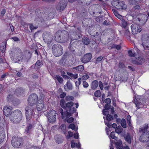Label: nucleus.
Segmentation results:
<instances>
[{"instance_id": "1", "label": "nucleus", "mask_w": 149, "mask_h": 149, "mask_svg": "<svg viewBox=\"0 0 149 149\" xmlns=\"http://www.w3.org/2000/svg\"><path fill=\"white\" fill-rule=\"evenodd\" d=\"M10 56L11 59L15 63L24 62H25L24 54L19 48H16L11 51Z\"/></svg>"}, {"instance_id": "2", "label": "nucleus", "mask_w": 149, "mask_h": 149, "mask_svg": "<svg viewBox=\"0 0 149 149\" xmlns=\"http://www.w3.org/2000/svg\"><path fill=\"white\" fill-rule=\"evenodd\" d=\"M54 39L57 42L60 43L66 42L69 40V34L66 31L63 30L56 32Z\"/></svg>"}, {"instance_id": "3", "label": "nucleus", "mask_w": 149, "mask_h": 149, "mask_svg": "<svg viewBox=\"0 0 149 149\" xmlns=\"http://www.w3.org/2000/svg\"><path fill=\"white\" fill-rule=\"evenodd\" d=\"M148 124H145L142 127L139 129V132L141 134L139 138L141 142H147L149 141V131L148 130Z\"/></svg>"}, {"instance_id": "4", "label": "nucleus", "mask_w": 149, "mask_h": 149, "mask_svg": "<svg viewBox=\"0 0 149 149\" xmlns=\"http://www.w3.org/2000/svg\"><path fill=\"white\" fill-rule=\"evenodd\" d=\"M60 104L61 106L68 112H70L72 113L76 112V110L73 107L74 104L72 102L69 101L66 103L64 99H62L60 101Z\"/></svg>"}, {"instance_id": "5", "label": "nucleus", "mask_w": 149, "mask_h": 149, "mask_svg": "<svg viewBox=\"0 0 149 149\" xmlns=\"http://www.w3.org/2000/svg\"><path fill=\"white\" fill-rule=\"evenodd\" d=\"M22 114L21 111L19 110H16L10 113V118L13 123H18L22 120Z\"/></svg>"}, {"instance_id": "6", "label": "nucleus", "mask_w": 149, "mask_h": 149, "mask_svg": "<svg viewBox=\"0 0 149 149\" xmlns=\"http://www.w3.org/2000/svg\"><path fill=\"white\" fill-rule=\"evenodd\" d=\"M52 50L54 55L56 57L61 56L63 53V48L59 44L53 45L52 47Z\"/></svg>"}, {"instance_id": "7", "label": "nucleus", "mask_w": 149, "mask_h": 149, "mask_svg": "<svg viewBox=\"0 0 149 149\" xmlns=\"http://www.w3.org/2000/svg\"><path fill=\"white\" fill-rule=\"evenodd\" d=\"M23 142L21 138L16 137L12 138L11 143L13 146L16 148H20L22 145Z\"/></svg>"}, {"instance_id": "8", "label": "nucleus", "mask_w": 149, "mask_h": 149, "mask_svg": "<svg viewBox=\"0 0 149 149\" xmlns=\"http://www.w3.org/2000/svg\"><path fill=\"white\" fill-rule=\"evenodd\" d=\"M142 45L144 49L149 50V35H143L142 39Z\"/></svg>"}, {"instance_id": "9", "label": "nucleus", "mask_w": 149, "mask_h": 149, "mask_svg": "<svg viewBox=\"0 0 149 149\" xmlns=\"http://www.w3.org/2000/svg\"><path fill=\"white\" fill-rule=\"evenodd\" d=\"M56 111L53 110H50L48 112L47 117L48 118L49 121V123H53L56 121Z\"/></svg>"}, {"instance_id": "10", "label": "nucleus", "mask_w": 149, "mask_h": 149, "mask_svg": "<svg viewBox=\"0 0 149 149\" xmlns=\"http://www.w3.org/2000/svg\"><path fill=\"white\" fill-rule=\"evenodd\" d=\"M67 4L66 0H61L58 2L56 6V8L58 11H61L64 10Z\"/></svg>"}, {"instance_id": "11", "label": "nucleus", "mask_w": 149, "mask_h": 149, "mask_svg": "<svg viewBox=\"0 0 149 149\" xmlns=\"http://www.w3.org/2000/svg\"><path fill=\"white\" fill-rule=\"evenodd\" d=\"M42 37L44 41L46 43L49 44L52 40L53 36L49 32H45L43 34Z\"/></svg>"}, {"instance_id": "12", "label": "nucleus", "mask_w": 149, "mask_h": 149, "mask_svg": "<svg viewBox=\"0 0 149 149\" xmlns=\"http://www.w3.org/2000/svg\"><path fill=\"white\" fill-rule=\"evenodd\" d=\"M38 97L37 95L33 93L31 95L28 99L29 104L30 106H33L36 104L38 100Z\"/></svg>"}, {"instance_id": "13", "label": "nucleus", "mask_w": 149, "mask_h": 149, "mask_svg": "<svg viewBox=\"0 0 149 149\" xmlns=\"http://www.w3.org/2000/svg\"><path fill=\"white\" fill-rule=\"evenodd\" d=\"M137 19L142 25L145 24L148 19V17L146 15L143 13L139 14L137 16Z\"/></svg>"}, {"instance_id": "14", "label": "nucleus", "mask_w": 149, "mask_h": 149, "mask_svg": "<svg viewBox=\"0 0 149 149\" xmlns=\"http://www.w3.org/2000/svg\"><path fill=\"white\" fill-rule=\"evenodd\" d=\"M132 33L133 34H136L140 32L141 31V26L136 24H133L131 26Z\"/></svg>"}, {"instance_id": "15", "label": "nucleus", "mask_w": 149, "mask_h": 149, "mask_svg": "<svg viewBox=\"0 0 149 149\" xmlns=\"http://www.w3.org/2000/svg\"><path fill=\"white\" fill-rule=\"evenodd\" d=\"M92 57V54L89 53L84 54L81 58V61L83 63H86L89 62Z\"/></svg>"}, {"instance_id": "16", "label": "nucleus", "mask_w": 149, "mask_h": 149, "mask_svg": "<svg viewBox=\"0 0 149 149\" xmlns=\"http://www.w3.org/2000/svg\"><path fill=\"white\" fill-rule=\"evenodd\" d=\"M134 103L135 104L136 106L139 109L143 106V104H144V101L142 99H136L135 98Z\"/></svg>"}, {"instance_id": "17", "label": "nucleus", "mask_w": 149, "mask_h": 149, "mask_svg": "<svg viewBox=\"0 0 149 149\" xmlns=\"http://www.w3.org/2000/svg\"><path fill=\"white\" fill-rule=\"evenodd\" d=\"M59 111L61 114L62 119H63L65 118V117L66 118H68L72 116L71 113L68 112L67 111L65 110L64 112L63 110L61 108L59 109Z\"/></svg>"}, {"instance_id": "18", "label": "nucleus", "mask_w": 149, "mask_h": 149, "mask_svg": "<svg viewBox=\"0 0 149 149\" xmlns=\"http://www.w3.org/2000/svg\"><path fill=\"white\" fill-rule=\"evenodd\" d=\"M114 143L116 148L118 149H129L128 146H126L125 148H123L122 142L120 140H118V139L114 141Z\"/></svg>"}, {"instance_id": "19", "label": "nucleus", "mask_w": 149, "mask_h": 149, "mask_svg": "<svg viewBox=\"0 0 149 149\" xmlns=\"http://www.w3.org/2000/svg\"><path fill=\"white\" fill-rule=\"evenodd\" d=\"M141 8L139 5L134 6L130 11L131 14L133 16L136 15V13L140 12Z\"/></svg>"}, {"instance_id": "20", "label": "nucleus", "mask_w": 149, "mask_h": 149, "mask_svg": "<svg viewBox=\"0 0 149 149\" xmlns=\"http://www.w3.org/2000/svg\"><path fill=\"white\" fill-rule=\"evenodd\" d=\"M96 7L97 8L95 9L89 10V12L91 15H93L95 14L96 15H98V13L99 14L101 13L100 6L99 5H97Z\"/></svg>"}, {"instance_id": "21", "label": "nucleus", "mask_w": 149, "mask_h": 149, "mask_svg": "<svg viewBox=\"0 0 149 149\" xmlns=\"http://www.w3.org/2000/svg\"><path fill=\"white\" fill-rule=\"evenodd\" d=\"M77 41L76 40L72 42L71 41L70 46L68 47V48L70 50L73 52L75 51V49L77 46Z\"/></svg>"}, {"instance_id": "22", "label": "nucleus", "mask_w": 149, "mask_h": 149, "mask_svg": "<svg viewBox=\"0 0 149 149\" xmlns=\"http://www.w3.org/2000/svg\"><path fill=\"white\" fill-rule=\"evenodd\" d=\"M92 19L90 18H87L84 19L82 22V24L83 26L87 28L90 27L92 26L91 22Z\"/></svg>"}, {"instance_id": "23", "label": "nucleus", "mask_w": 149, "mask_h": 149, "mask_svg": "<svg viewBox=\"0 0 149 149\" xmlns=\"http://www.w3.org/2000/svg\"><path fill=\"white\" fill-rule=\"evenodd\" d=\"M12 107L11 106H5L3 108V112L4 115L8 116L10 115L11 110H12Z\"/></svg>"}, {"instance_id": "24", "label": "nucleus", "mask_w": 149, "mask_h": 149, "mask_svg": "<svg viewBox=\"0 0 149 149\" xmlns=\"http://www.w3.org/2000/svg\"><path fill=\"white\" fill-rule=\"evenodd\" d=\"M116 8L119 10H125L127 8V6L124 1H120Z\"/></svg>"}, {"instance_id": "25", "label": "nucleus", "mask_w": 149, "mask_h": 149, "mask_svg": "<svg viewBox=\"0 0 149 149\" xmlns=\"http://www.w3.org/2000/svg\"><path fill=\"white\" fill-rule=\"evenodd\" d=\"M32 106L29 105V106L26 107L25 109V114L34 115L33 114H35L34 112V108Z\"/></svg>"}, {"instance_id": "26", "label": "nucleus", "mask_w": 149, "mask_h": 149, "mask_svg": "<svg viewBox=\"0 0 149 149\" xmlns=\"http://www.w3.org/2000/svg\"><path fill=\"white\" fill-rule=\"evenodd\" d=\"M54 139L56 143L60 144L63 141V137L61 135L57 134L54 136Z\"/></svg>"}, {"instance_id": "27", "label": "nucleus", "mask_w": 149, "mask_h": 149, "mask_svg": "<svg viewBox=\"0 0 149 149\" xmlns=\"http://www.w3.org/2000/svg\"><path fill=\"white\" fill-rule=\"evenodd\" d=\"M64 88L65 90L67 91H69L72 89V85L70 83V81H67L66 84L64 86Z\"/></svg>"}, {"instance_id": "28", "label": "nucleus", "mask_w": 149, "mask_h": 149, "mask_svg": "<svg viewBox=\"0 0 149 149\" xmlns=\"http://www.w3.org/2000/svg\"><path fill=\"white\" fill-rule=\"evenodd\" d=\"M32 128V125L31 124H28L25 130L24 133L28 135H30L31 133V130Z\"/></svg>"}, {"instance_id": "29", "label": "nucleus", "mask_w": 149, "mask_h": 149, "mask_svg": "<svg viewBox=\"0 0 149 149\" xmlns=\"http://www.w3.org/2000/svg\"><path fill=\"white\" fill-rule=\"evenodd\" d=\"M7 44V42L6 41H5L2 43L0 47V50L2 53H3L5 51Z\"/></svg>"}, {"instance_id": "30", "label": "nucleus", "mask_w": 149, "mask_h": 149, "mask_svg": "<svg viewBox=\"0 0 149 149\" xmlns=\"http://www.w3.org/2000/svg\"><path fill=\"white\" fill-rule=\"evenodd\" d=\"M131 138L130 134L129 133H127L125 135L124 139L125 140L130 144L131 143Z\"/></svg>"}, {"instance_id": "31", "label": "nucleus", "mask_w": 149, "mask_h": 149, "mask_svg": "<svg viewBox=\"0 0 149 149\" xmlns=\"http://www.w3.org/2000/svg\"><path fill=\"white\" fill-rule=\"evenodd\" d=\"M98 85V83L96 80L93 81L91 84V88L93 90L95 89Z\"/></svg>"}, {"instance_id": "32", "label": "nucleus", "mask_w": 149, "mask_h": 149, "mask_svg": "<svg viewBox=\"0 0 149 149\" xmlns=\"http://www.w3.org/2000/svg\"><path fill=\"white\" fill-rule=\"evenodd\" d=\"M82 42L84 45H87L89 44L90 41L88 37L84 36L82 38Z\"/></svg>"}, {"instance_id": "33", "label": "nucleus", "mask_w": 149, "mask_h": 149, "mask_svg": "<svg viewBox=\"0 0 149 149\" xmlns=\"http://www.w3.org/2000/svg\"><path fill=\"white\" fill-rule=\"evenodd\" d=\"M15 92L16 95L18 96L23 93L24 92V90L22 88H18L16 90Z\"/></svg>"}, {"instance_id": "34", "label": "nucleus", "mask_w": 149, "mask_h": 149, "mask_svg": "<svg viewBox=\"0 0 149 149\" xmlns=\"http://www.w3.org/2000/svg\"><path fill=\"white\" fill-rule=\"evenodd\" d=\"M31 56V53L28 52H26L25 54V61L28 62L29 60L30 59Z\"/></svg>"}, {"instance_id": "35", "label": "nucleus", "mask_w": 149, "mask_h": 149, "mask_svg": "<svg viewBox=\"0 0 149 149\" xmlns=\"http://www.w3.org/2000/svg\"><path fill=\"white\" fill-rule=\"evenodd\" d=\"M141 60H139V61H137L135 60H133L132 61V63L134 64H137L139 65H141L143 62H144L145 59L143 58H141Z\"/></svg>"}, {"instance_id": "36", "label": "nucleus", "mask_w": 149, "mask_h": 149, "mask_svg": "<svg viewBox=\"0 0 149 149\" xmlns=\"http://www.w3.org/2000/svg\"><path fill=\"white\" fill-rule=\"evenodd\" d=\"M73 68L79 72H81L83 71L84 70V67L83 65H79Z\"/></svg>"}, {"instance_id": "37", "label": "nucleus", "mask_w": 149, "mask_h": 149, "mask_svg": "<svg viewBox=\"0 0 149 149\" xmlns=\"http://www.w3.org/2000/svg\"><path fill=\"white\" fill-rule=\"evenodd\" d=\"M42 65V63L39 60L38 61L35 65H33L32 66V67L34 66V68L35 69H38Z\"/></svg>"}, {"instance_id": "38", "label": "nucleus", "mask_w": 149, "mask_h": 149, "mask_svg": "<svg viewBox=\"0 0 149 149\" xmlns=\"http://www.w3.org/2000/svg\"><path fill=\"white\" fill-rule=\"evenodd\" d=\"M1 132H0V144L3 141L4 138L5 137V134L4 131L2 129Z\"/></svg>"}, {"instance_id": "39", "label": "nucleus", "mask_w": 149, "mask_h": 149, "mask_svg": "<svg viewBox=\"0 0 149 149\" xmlns=\"http://www.w3.org/2000/svg\"><path fill=\"white\" fill-rule=\"evenodd\" d=\"M121 24L122 27L125 28L128 25L130 24H129V22H128L124 19H123L121 21Z\"/></svg>"}, {"instance_id": "40", "label": "nucleus", "mask_w": 149, "mask_h": 149, "mask_svg": "<svg viewBox=\"0 0 149 149\" xmlns=\"http://www.w3.org/2000/svg\"><path fill=\"white\" fill-rule=\"evenodd\" d=\"M37 109L38 111H41L43 108L44 105L43 103L42 102L40 103H38L37 105Z\"/></svg>"}, {"instance_id": "41", "label": "nucleus", "mask_w": 149, "mask_h": 149, "mask_svg": "<svg viewBox=\"0 0 149 149\" xmlns=\"http://www.w3.org/2000/svg\"><path fill=\"white\" fill-rule=\"evenodd\" d=\"M60 128L62 131L63 133L65 134L67 132V131L65 130L66 125L65 124H63L60 126Z\"/></svg>"}, {"instance_id": "42", "label": "nucleus", "mask_w": 149, "mask_h": 149, "mask_svg": "<svg viewBox=\"0 0 149 149\" xmlns=\"http://www.w3.org/2000/svg\"><path fill=\"white\" fill-rule=\"evenodd\" d=\"M45 12H40V13L41 14L40 17L43 18L45 17H46L48 13L47 12H46V11L48 10V9L46 8L45 9Z\"/></svg>"}, {"instance_id": "43", "label": "nucleus", "mask_w": 149, "mask_h": 149, "mask_svg": "<svg viewBox=\"0 0 149 149\" xmlns=\"http://www.w3.org/2000/svg\"><path fill=\"white\" fill-rule=\"evenodd\" d=\"M55 78L60 83H63V79L60 76L56 75L55 77Z\"/></svg>"}, {"instance_id": "44", "label": "nucleus", "mask_w": 149, "mask_h": 149, "mask_svg": "<svg viewBox=\"0 0 149 149\" xmlns=\"http://www.w3.org/2000/svg\"><path fill=\"white\" fill-rule=\"evenodd\" d=\"M123 130V129L120 126H118L117 128L115 130V132L118 134L121 133Z\"/></svg>"}, {"instance_id": "45", "label": "nucleus", "mask_w": 149, "mask_h": 149, "mask_svg": "<svg viewBox=\"0 0 149 149\" xmlns=\"http://www.w3.org/2000/svg\"><path fill=\"white\" fill-rule=\"evenodd\" d=\"M120 1L118 0H113L111 2V4L113 6L116 8Z\"/></svg>"}, {"instance_id": "46", "label": "nucleus", "mask_w": 149, "mask_h": 149, "mask_svg": "<svg viewBox=\"0 0 149 149\" xmlns=\"http://www.w3.org/2000/svg\"><path fill=\"white\" fill-rule=\"evenodd\" d=\"M120 123L121 125V126H122L124 128H126V121L123 118L122 119V120H121Z\"/></svg>"}, {"instance_id": "47", "label": "nucleus", "mask_w": 149, "mask_h": 149, "mask_svg": "<svg viewBox=\"0 0 149 149\" xmlns=\"http://www.w3.org/2000/svg\"><path fill=\"white\" fill-rule=\"evenodd\" d=\"M113 117L112 116L109 114H108V115H107L106 117V120L108 121H110L111 120H113Z\"/></svg>"}, {"instance_id": "48", "label": "nucleus", "mask_w": 149, "mask_h": 149, "mask_svg": "<svg viewBox=\"0 0 149 149\" xmlns=\"http://www.w3.org/2000/svg\"><path fill=\"white\" fill-rule=\"evenodd\" d=\"M89 78L88 75L86 74H82L81 75V80H85L88 79Z\"/></svg>"}, {"instance_id": "49", "label": "nucleus", "mask_w": 149, "mask_h": 149, "mask_svg": "<svg viewBox=\"0 0 149 149\" xmlns=\"http://www.w3.org/2000/svg\"><path fill=\"white\" fill-rule=\"evenodd\" d=\"M101 92L99 90L96 91L94 93V95L97 97H99L101 95Z\"/></svg>"}, {"instance_id": "50", "label": "nucleus", "mask_w": 149, "mask_h": 149, "mask_svg": "<svg viewBox=\"0 0 149 149\" xmlns=\"http://www.w3.org/2000/svg\"><path fill=\"white\" fill-rule=\"evenodd\" d=\"M129 4L130 5H134L136 4V0H127Z\"/></svg>"}, {"instance_id": "51", "label": "nucleus", "mask_w": 149, "mask_h": 149, "mask_svg": "<svg viewBox=\"0 0 149 149\" xmlns=\"http://www.w3.org/2000/svg\"><path fill=\"white\" fill-rule=\"evenodd\" d=\"M110 136L111 138L115 139V141L118 139V138L115 136L114 132H111L110 134Z\"/></svg>"}, {"instance_id": "52", "label": "nucleus", "mask_w": 149, "mask_h": 149, "mask_svg": "<svg viewBox=\"0 0 149 149\" xmlns=\"http://www.w3.org/2000/svg\"><path fill=\"white\" fill-rule=\"evenodd\" d=\"M111 102V100L109 98H107L104 100V102L106 103V104H110Z\"/></svg>"}, {"instance_id": "53", "label": "nucleus", "mask_w": 149, "mask_h": 149, "mask_svg": "<svg viewBox=\"0 0 149 149\" xmlns=\"http://www.w3.org/2000/svg\"><path fill=\"white\" fill-rule=\"evenodd\" d=\"M65 98L67 101L73 100L74 99V97L71 96H67Z\"/></svg>"}, {"instance_id": "54", "label": "nucleus", "mask_w": 149, "mask_h": 149, "mask_svg": "<svg viewBox=\"0 0 149 149\" xmlns=\"http://www.w3.org/2000/svg\"><path fill=\"white\" fill-rule=\"evenodd\" d=\"M95 17H96V20L97 22H100L101 21H102V16L100 17H97L96 16H94Z\"/></svg>"}, {"instance_id": "55", "label": "nucleus", "mask_w": 149, "mask_h": 149, "mask_svg": "<svg viewBox=\"0 0 149 149\" xmlns=\"http://www.w3.org/2000/svg\"><path fill=\"white\" fill-rule=\"evenodd\" d=\"M128 53L129 56L134 57L135 56V53H133L132 51L131 50H129Z\"/></svg>"}, {"instance_id": "56", "label": "nucleus", "mask_w": 149, "mask_h": 149, "mask_svg": "<svg viewBox=\"0 0 149 149\" xmlns=\"http://www.w3.org/2000/svg\"><path fill=\"white\" fill-rule=\"evenodd\" d=\"M66 121L68 123H70L73 122L74 120V118L72 117H71L67 118Z\"/></svg>"}, {"instance_id": "57", "label": "nucleus", "mask_w": 149, "mask_h": 149, "mask_svg": "<svg viewBox=\"0 0 149 149\" xmlns=\"http://www.w3.org/2000/svg\"><path fill=\"white\" fill-rule=\"evenodd\" d=\"M103 58V56H100L98 57L96 60V63H98L99 62L102 60Z\"/></svg>"}, {"instance_id": "58", "label": "nucleus", "mask_w": 149, "mask_h": 149, "mask_svg": "<svg viewBox=\"0 0 149 149\" xmlns=\"http://www.w3.org/2000/svg\"><path fill=\"white\" fill-rule=\"evenodd\" d=\"M25 114L26 120L28 121L29 120L31 119L32 116L33 115L28 114Z\"/></svg>"}, {"instance_id": "59", "label": "nucleus", "mask_w": 149, "mask_h": 149, "mask_svg": "<svg viewBox=\"0 0 149 149\" xmlns=\"http://www.w3.org/2000/svg\"><path fill=\"white\" fill-rule=\"evenodd\" d=\"M112 107L111 105H109V104H106L104 106V109L107 110L109 109H111Z\"/></svg>"}, {"instance_id": "60", "label": "nucleus", "mask_w": 149, "mask_h": 149, "mask_svg": "<svg viewBox=\"0 0 149 149\" xmlns=\"http://www.w3.org/2000/svg\"><path fill=\"white\" fill-rule=\"evenodd\" d=\"M1 14H0V17H2L6 13V9H3L1 12Z\"/></svg>"}, {"instance_id": "61", "label": "nucleus", "mask_w": 149, "mask_h": 149, "mask_svg": "<svg viewBox=\"0 0 149 149\" xmlns=\"http://www.w3.org/2000/svg\"><path fill=\"white\" fill-rule=\"evenodd\" d=\"M107 110L104 109L102 111L104 115L105 116H107V115H108V114H109V111H107Z\"/></svg>"}, {"instance_id": "62", "label": "nucleus", "mask_w": 149, "mask_h": 149, "mask_svg": "<svg viewBox=\"0 0 149 149\" xmlns=\"http://www.w3.org/2000/svg\"><path fill=\"white\" fill-rule=\"evenodd\" d=\"M83 87L85 88H87L88 86V84L85 81H83Z\"/></svg>"}, {"instance_id": "63", "label": "nucleus", "mask_w": 149, "mask_h": 149, "mask_svg": "<svg viewBox=\"0 0 149 149\" xmlns=\"http://www.w3.org/2000/svg\"><path fill=\"white\" fill-rule=\"evenodd\" d=\"M69 127L73 130H75V126L73 124H71L69 125Z\"/></svg>"}, {"instance_id": "64", "label": "nucleus", "mask_w": 149, "mask_h": 149, "mask_svg": "<svg viewBox=\"0 0 149 149\" xmlns=\"http://www.w3.org/2000/svg\"><path fill=\"white\" fill-rule=\"evenodd\" d=\"M103 24L104 25H109L110 23L108 20H105L103 22Z\"/></svg>"}]
</instances>
